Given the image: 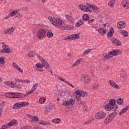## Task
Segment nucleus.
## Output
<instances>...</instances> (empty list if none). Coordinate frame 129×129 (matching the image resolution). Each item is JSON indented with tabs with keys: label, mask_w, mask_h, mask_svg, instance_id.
<instances>
[{
	"label": "nucleus",
	"mask_w": 129,
	"mask_h": 129,
	"mask_svg": "<svg viewBox=\"0 0 129 129\" xmlns=\"http://www.w3.org/2000/svg\"><path fill=\"white\" fill-rule=\"evenodd\" d=\"M15 81H16V82L18 81V82H21V83H24V80H21L20 79L15 78Z\"/></svg>",
	"instance_id": "nucleus-54"
},
{
	"label": "nucleus",
	"mask_w": 129,
	"mask_h": 129,
	"mask_svg": "<svg viewBox=\"0 0 129 129\" xmlns=\"http://www.w3.org/2000/svg\"><path fill=\"white\" fill-rule=\"evenodd\" d=\"M113 34H114V30L113 27H111L109 32L107 34L108 38H111L113 36Z\"/></svg>",
	"instance_id": "nucleus-18"
},
{
	"label": "nucleus",
	"mask_w": 129,
	"mask_h": 129,
	"mask_svg": "<svg viewBox=\"0 0 129 129\" xmlns=\"http://www.w3.org/2000/svg\"><path fill=\"white\" fill-rule=\"evenodd\" d=\"M15 29L16 27H10L6 30H5L4 31V33L5 34V35H7V34H8V35H11V34H13V33H14Z\"/></svg>",
	"instance_id": "nucleus-9"
},
{
	"label": "nucleus",
	"mask_w": 129,
	"mask_h": 129,
	"mask_svg": "<svg viewBox=\"0 0 129 129\" xmlns=\"http://www.w3.org/2000/svg\"><path fill=\"white\" fill-rule=\"evenodd\" d=\"M19 108H22L21 107V103H15L13 106V109H19Z\"/></svg>",
	"instance_id": "nucleus-24"
},
{
	"label": "nucleus",
	"mask_w": 129,
	"mask_h": 129,
	"mask_svg": "<svg viewBox=\"0 0 129 129\" xmlns=\"http://www.w3.org/2000/svg\"><path fill=\"white\" fill-rule=\"evenodd\" d=\"M17 15H15V18H22L23 17V15L21 13H17Z\"/></svg>",
	"instance_id": "nucleus-52"
},
{
	"label": "nucleus",
	"mask_w": 129,
	"mask_h": 129,
	"mask_svg": "<svg viewBox=\"0 0 129 129\" xmlns=\"http://www.w3.org/2000/svg\"><path fill=\"white\" fill-rule=\"evenodd\" d=\"M48 20H49L50 22L52 23L53 26L57 27L58 29L63 30V26H62V25L64 24V22L61 21V20L52 17H49Z\"/></svg>",
	"instance_id": "nucleus-3"
},
{
	"label": "nucleus",
	"mask_w": 129,
	"mask_h": 129,
	"mask_svg": "<svg viewBox=\"0 0 129 129\" xmlns=\"http://www.w3.org/2000/svg\"><path fill=\"white\" fill-rule=\"evenodd\" d=\"M81 62H82V59H80L77 60L75 63L76 64H77V65H79V64H80V63H81Z\"/></svg>",
	"instance_id": "nucleus-56"
},
{
	"label": "nucleus",
	"mask_w": 129,
	"mask_h": 129,
	"mask_svg": "<svg viewBox=\"0 0 129 129\" xmlns=\"http://www.w3.org/2000/svg\"><path fill=\"white\" fill-rule=\"evenodd\" d=\"M39 124H42V125H45L46 126V125H50V122H49V121H47V122H45V121H42V122H40L39 123Z\"/></svg>",
	"instance_id": "nucleus-39"
},
{
	"label": "nucleus",
	"mask_w": 129,
	"mask_h": 129,
	"mask_svg": "<svg viewBox=\"0 0 129 129\" xmlns=\"http://www.w3.org/2000/svg\"><path fill=\"white\" fill-rule=\"evenodd\" d=\"M33 55L34 54H33V52H30L28 53V56L30 58H32L33 57H34Z\"/></svg>",
	"instance_id": "nucleus-59"
},
{
	"label": "nucleus",
	"mask_w": 129,
	"mask_h": 129,
	"mask_svg": "<svg viewBox=\"0 0 129 129\" xmlns=\"http://www.w3.org/2000/svg\"><path fill=\"white\" fill-rule=\"evenodd\" d=\"M67 84H68V85H69V86H71V87H72V88H75V87L73 85L70 84V83H69V82H67Z\"/></svg>",
	"instance_id": "nucleus-60"
},
{
	"label": "nucleus",
	"mask_w": 129,
	"mask_h": 129,
	"mask_svg": "<svg viewBox=\"0 0 129 129\" xmlns=\"http://www.w3.org/2000/svg\"><path fill=\"white\" fill-rule=\"evenodd\" d=\"M52 122H53V123H60V122H61V119L59 118L53 119Z\"/></svg>",
	"instance_id": "nucleus-33"
},
{
	"label": "nucleus",
	"mask_w": 129,
	"mask_h": 129,
	"mask_svg": "<svg viewBox=\"0 0 129 129\" xmlns=\"http://www.w3.org/2000/svg\"><path fill=\"white\" fill-rule=\"evenodd\" d=\"M68 41H71L72 40H74V37L73 36V34L68 36Z\"/></svg>",
	"instance_id": "nucleus-49"
},
{
	"label": "nucleus",
	"mask_w": 129,
	"mask_h": 129,
	"mask_svg": "<svg viewBox=\"0 0 129 129\" xmlns=\"http://www.w3.org/2000/svg\"><path fill=\"white\" fill-rule=\"evenodd\" d=\"M116 102L115 100L111 99L109 101V103L104 106V108L107 111H110V110L113 111L105 118V124H108L114 118L117 113L116 110L118 109V106L115 104Z\"/></svg>",
	"instance_id": "nucleus-1"
},
{
	"label": "nucleus",
	"mask_w": 129,
	"mask_h": 129,
	"mask_svg": "<svg viewBox=\"0 0 129 129\" xmlns=\"http://www.w3.org/2000/svg\"><path fill=\"white\" fill-rule=\"evenodd\" d=\"M108 55H112V56H117V55H120V51L118 49H113L108 52Z\"/></svg>",
	"instance_id": "nucleus-11"
},
{
	"label": "nucleus",
	"mask_w": 129,
	"mask_h": 129,
	"mask_svg": "<svg viewBox=\"0 0 129 129\" xmlns=\"http://www.w3.org/2000/svg\"><path fill=\"white\" fill-rule=\"evenodd\" d=\"M31 81L28 79H26L23 80V83H30Z\"/></svg>",
	"instance_id": "nucleus-58"
},
{
	"label": "nucleus",
	"mask_w": 129,
	"mask_h": 129,
	"mask_svg": "<svg viewBox=\"0 0 129 129\" xmlns=\"http://www.w3.org/2000/svg\"><path fill=\"white\" fill-rule=\"evenodd\" d=\"M20 105L21 107H25L29 105V102H22L20 103Z\"/></svg>",
	"instance_id": "nucleus-34"
},
{
	"label": "nucleus",
	"mask_w": 129,
	"mask_h": 129,
	"mask_svg": "<svg viewBox=\"0 0 129 129\" xmlns=\"http://www.w3.org/2000/svg\"><path fill=\"white\" fill-rule=\"evenodd\" d=\"M105 116H106V113L103 111L99 112L95 115V117L96 119H102V118H104Z\"/></svg>",
	"instance_id": "nucleus-6"
},
{
	"label": "nucleus",
	"mask_w": 129,
	"mask_h": 129,
	"mask_svg": "<svg viewBox=\"0 0 129 129\" xmlns=\"http://www.w3.org/2000/svg\"><path fill=\"white\" fill-rule=\"evenodd\" d=\"M81 96H83V97H84V96H87V93L86 92L84 91H81Z\"/></svg>",
	"instance_id": "nucleus-46"
},
{
	"label": "nucleus",
	"mask_w": 129,
	"mask_h": 129,
	"mask_svg": "<svg viewBox=\"0 0 129 129\" xmlns=\"http://www.w3.org/2000/svg\"><path fill=\"white\" fill-rule=\"evenodd\" d=\"M57 79H58V80H60V81H62V82H64V83H67V82H68V81H66V80L63 79L61 77H58Z\"/></svg>",
	"instance_id": "nucleus-43"
},
{
	"label": "nucleus",
	"mask_w": 129,
	"mask_h": 129,
	"mask_svg": "<svg viewBox=\"0 0 129 129\" xmlns=\"http://www.w3.org/2000/svg\"><path fill=\"white\" fill-rule=\"evenodd\" d=\"M66 94V93H67V91H62V93H60L59 94V97H61L62 96V94Z\"/></svg>",
	"instance_id": "nucleus-64"
},
{
	"label": "nucleus",
	"mask_w": 129,
	"mask_h": 129,
	"mask_svg": "<svg viewBox=\"0 0 129 129\" xmlns=\"http://www.w3.org/2000/svg\"><path fill=\"white\" fill-rule=\"evenodd\" d=\"M120 77H122V78H125L126 77V74H125L124 72H123L120 74Z\"/></svg>",
	"instance_id": "nucleus-50"
},
{
	"label": "nucleus",
	"mask_w": 129,
	"mask_h": 129,
	"mask_svg": "<svg viewBox=\"0 0 129 129\" xmlns=\"http://www.w3.org/2000/svg\"><path fill=\"white\" fill-rule=\"evenodd\" d=\"M98 87H99V85H98V84H96L93 86V89L96 90V89H98Z\"/></svg>",
	"instance_id": "nucleus-48"
},
{
	"label": "nucleus",
	"mask_w": 129,
	"mask_h": 129,
	"mask_svg": "<svg viewBox=\"0 0 129 129\" xmlns=\"http://www.w3.org/2000/svg\"><path fill=\"white\" fill-rule=\"evenodd\" d=\"M5 84H6V85H8V86H10L11 87H15L16 88H21L22 86L21 85H17V83H13L12 82H6L5 83Z\"/></svg>",
	"instance_id": "nucleus-8"
},
{
	"label": "nucleus",
	"mask_w": 129,
	"mask_h": 129,
	"mask_svg": "<svg viewBox=\"0 0 129 129\" xmlns=\"http://www.w3.org/2000/svg\"><path fill=\"white\" fill-rule=\"evenodd\" d=\"M108 83L113 88H115L116 89H120V88H119V86H118V85H117L114 81L109 80L108 81Z\"/></svg>",
	"instance_id": "nucleus-14"
},
{
	"label": "nucleus",
	"mask_w": 129,
	"mask_h": 129,
	"mask_svg": "<svg viewBox=\"0 0 129 129\" xmlns=\"http://www.w3.org/2000/svg\"><path fill=\"white\" fill-rule=\"evenodd\" d=\"M116 102L119 105H121V104H123V99L121 98H118L117 99Z\"/></svg>",
	"instance_id": "nucleus-29"
},
{
	"label": "nucleus",
	"mask_w": 129,
	"mask_h": 129,
	"mask_svg": "<svg viewBox=\"0 0 129 129\" xmlns=\"http://www.w3.org/2000/svg\"><path fill=\"white\" fill-rule=\"evenodd\" d=\"M83 82H84V84H87L89 82H90L91 79L89 76H84L82 77V79Z\"/></svg>",
	"instance_id": "nucleus-13"
},
{
	"label": "nucleus",
	"mask_w": 129,
	"mask_h": 129,
	"mask_svg": "<svg viewBox=\"0 0 129 129\" xmlns=\"http://www.w3.org/2000/svg\"><path fill=\"white\" fill-rule=\"evenodd\" d=\"M36 67H37V68H43V64L39 62L36 64Z\"/></svg>",
	"instance_id": "nucleus-51"
},
{
	"label": "nucleus",
	"mask_w": 129,
	"mask_h": 129,
	"mask_svg": "<svg viewBox=\"0 0 129 129\" xmlns=\"http://www.w3.org/2000/svg\"><path fill=\"white\" fill-rule=\"evenodd\" d=\"M4 106H5V102H2V103L0 104V117L2 116V111H3V109H4Z\"/></svg>",
	"instance_id": "nucleus-28"
},
{
	"label": "nucleus",
	"mask_w": 129,
	"mask_h": 129,
	"mask_svg": "<svg viewBox=\"0 0 129 129\" xmlns=\"http://www.w3.org/2000/svg\"><path fill=\"white\" fill-rule=\"evenodd\" d=\"M111 41L112 42V44L115 46H121V42L120 41L115 38H112L111 39Z\"/></svg>",
	"instance_id": "nucleus-10"
},
{
	"label": "nucleus",
	"mask_w": 129,
	"mask_h": 129,
	"mask_svg": "<svg viewBox=\"0 0 129 129\" xmlns=\"http://www.w3.org/2000/svg\"><path fill=\"white\" fill-rule=\"evenodd\" d=\"M9 128V127H8V125H3L1 127V129H7Z\"/></svg>",
	"instance_id": "nucleus-61"
},
{
	"label": "nucleus",
	"mask_w": 129,
	"mask_h": 129,
	"mask_svg": "<svg viewBox=\"0 0 129 129\" xmlns=\"http://www.w3.org/2000/svg\"><path fill=\"white\" fill-rule=\"evenodd\" d=\"M74 103H75V101L73 99H70L68 101H63L62 105H64V106H67L68 105L71 106L74 105Z\"/></svg>",
	"instance_id": "nucleus-7"
},
{
	"label": "nucleus",
	"mask_w": 129,
	"mask_h": 129,
	"mask_svg": "<svg viewBox=\"0 0 129 129\" xmlns=\"http://www.w3.org/2000/svg\"><path fill=\"white\" fill-rule=\"evenodd\" d=\"M79 8L80 9V10H81V11H85V8H86V6H83V5L81 4L79 5Z\"/></svg>",
	"instance_id": "nucleus-45"
},
{
	"label": "nucleus",
	"mask_w": 129,
	"mask_h": 129,
	"mask_svg": "<svg viewBox=\"0 0 129 129\" xmlns=\"http://www.w3.org/2000/svg\"><path fill=\"white\" fill-rule=\"evenodd\" d=\"M78 101V104H79V105H83V108L84 109V110H87V107H86V105H85V102L84 101H83L81 100V99H80V100Z\"/></svg>",
	"instance_id": "nucleus-16"
},
{
	"label": "nucleus",
	"mask_w": 129,
	"mask_h": 129,
	"mask_svg": "<svg viewBox=\"0 0 129 129\" xmlns=\"http://www.w3.org/2000/svg\"><path fill=\"white\" fill-rule=\"evenodd\" d=\"M89 19V16L88 14H84L83 16V21H85V22H87V21H88Z\"/></svg>",
	"instance_id": "nucleus-32"
},
{
	"label": "nucleus",
	"mask_w": 129,
	"mask_h": 129,
	"mask_svg": "<svg viewBox=\"0 0 129 129\" xmlns=\"http://www.w3.org/2000/svg\"><path fill=\"white\" fill-rule=\"evenodd\" d=\"M129 110V106H126L124 108L122 109L119 113V115H122L123 113H125L127 111Z\"/></svg>",
	"instance_id": "nucleus-21"
},
{
	"label": "nucleus",
	"mask_w": 129,
	"mask_h": 129,
	"mask_svg": "<svg viewBox=\"0 0 129 129\" xmlns=\"http://www.w3.org/2000/svg\"><path fill=\"white\" fill-rule=\"evenodd\" d=\"M45 101H46V98L45 97L40 98L39 100V102L41 104H43V103H45Z\"/></svg>",
	"instance_id": "nucleus-37"
},
{
	"label": "nucleus",
	"mask_w": 129,
	"mask_h": 129,
	"mask_svg": "<svg viewBox=\"0 0 129 129\" xmlns=\"http://www.w3.org/2000/svg\"><path fill=\"white\" fill-rule=\"evenodd\" d=\"M18 124V121L16 119H12L11 121L8 123V126H12V125H17Z\"/></svg>",
	"instance_id": "nucleus-19"
},
{
	"label": "nucleus",
	"mask_w": 129,
	"mask_h": 129,
	"mask_svg": "<svg viewBox=\"0 0 129 129\" xmlns=\"http://www.w3.org/2000/svg\"><path fill=\"white\" fill-rule=\"evenodd\" d=\"M18 10H13L12 12H11L10 14H9L10 17H14L15 15H17L18 14Z\"/></svg>",
	"instance_id": "nucleus-36"
},
{
	"label": "nucleus",
	"mask_w": 129,
	"mask_h": 129,
	"mask_svg": "<svg viewBox=\"0 0 129 129\" xmlns=\"http://www.w3.org/2000/svg\"><path fill=\"white\" fill-rule=\"evenodd\" d=\"M62 30L69 31V25H63L62 26Z\"/></svg>",
	"instance_id": "nucleus-42"
},
{
	"label": "nucleus",
	"mask_w": 129,
	"mask_h": 129,
	"mask_svg": "<svg viewBox=\"0 0 129 129\" xmlns=\"http://www.w3.org/2000/svg\"><path fill=\"white\" fill-rule=\"evenodd\" d=\"M83 24H84V22L83 21V20H82V19H81L79 20V22H77L76 24V27L77 28H78L79 27H80V26H82V25H83Z\"/></svg>",
	"instance_id": "nucleus-26"
},
{
	"label": "nucleus",
	"mask_w": 129,
	"mask_h": 129,
	"mask_svg": "<svg viewBox=\"0 0 129 129\" xmlns=\"http://www.w3.org/2000/svg\"><path fill=\"white\" fill-rule=\"evenodd\" d=\"M41 62L43 67H44L45 69H49V68H50V65L48 63L47 60L42 59V60H41Z\"/></svg>",
	"instance_id": "nucleus-12"
},
{
	"label": "nucleus",
	"mask_w": 129,
	"mask_h": 129,
	"mask_svg": "<svg viewBox=\"0 0 129 129\" xmlns=\"http://www.w3.org/2000/svg\"><path fill=\"white\" fill-rule=\"evenodd\" d=\"M75 93H76V98H77V101H79L81 97V93L80 92V91L77 90Z\"/></svg>",
	"instance_id": "nucleus-22"
},
{
	"label": "nucleus",
	"mask_w": 129,
	"mask_h": 129,
	"mask_svg": "<svg viewBox=\"0 0 129 129\" xmlns=\"http://www.w3.org/2000/svg\"><path fill=\"white\" fill-rule=\"evenodd\" d=\"M98 32L101 34V35H105V34H106V29L104 28H99L98 30Z\"/></svg>",
	"instance_id": "nucleus-25"
},
{
	"label": "nucleus",
	"mask_w": 129,
	"mask_h": 129,
	"mask_svg": "<svg viewBox=\"0 0 129 129\" xmlns=\"http://www.w3.org/2000/svg\"><path fill=\"white\" fill-rule=\"evenodd\" d=\"M31 125L23 126L21 129H31Z\"/></svg>",
	"instance_id": "nucleus-53"
},
{
	"label": "nucleus",
	"mask_w": 129,
	"mask_h": 129,
	"mask_svg": "<svg viewBox=\"0 0 129 129\" xmlns=\"http://www.w3.org/2000/svg\"><path fill=\"white\" fill-rule=\"evenodd\" d=\"M122 6H123L125 9H129V0H123L122 2Z\"/></svg>",
	"instance_id": "nucleus-20"
},
{
	"label": "nucleus",
	"mask_w": 129,
	"mask_h": 129,
	"mask_svg": "<svg viewBox=\"0 0 129 129\" xmlns=\"http://www.w3.org/2000/svg\"><path fill=\"white\" fill-rule=\"evenodd\" d=\"M36 71L38 72H43L44 71V70L42 69H36Z\"/></svg>",
	"instance_id": "nucleus-63"
},
{
	"label": "nucleus",
	"mask_w": 129,
	"mask_h": 129,
	"mask_svg": "<svg viewBox=\"0 0 129 129\" xmlns=\"http://www.w3.org/2000/svg\"><path fill=\"white\" fill-rule=\"evenodd\" d=\"M32 119L34 121H39V118H38L37 116H33Z\"/></svg>",
	"instance_id": "nucleus-57"
},
{
	"label": "nucleus",
	"mask_w": 129,
	"mask_h": 129,
	"mask_svg": "<svg viewBox=\"0 0 129 129\" xmlns=\"http://www.w3.org/2000/svg\"><path fill=\"white\" fill-rule=\"evenodd\" d=\"M75 28V27H74V25H69V30H74Z\"/></svg>",
	"instance_id": "nucleus-55"
},
{
	"label": "nucleus",
	"mask_w": 129,
	"mask_h": 129,
	"mask_svg": "<svg viewBox=\"0 0 129 129\" xmlns=\"http://www.w3.org/2000/svg\"><path fill=\"white\" fill-rule=\"evenodd\" d=\"M92 121H93V119H89V120L85 122L84 123V124H90L91 123V122H92Z\"/></svg>",
	"instance_id": "nucleus-44"
},
{
	"label": "nucleus",
	"mask_w": 129,
	"mask_h": 129,
	"mask_svg": "<svg viewBox=\"0 0 129 129\" xmlns=\"http://www.w3.org/2000/svg\"><path fill=\"white\" fill-rule=\"evenodd\" d=\"M110 54H108V53L107 54V55H105L103 58L102 60H108V59L111 58V57H112V56H110Z\"/></svg>",
	"instance_id": "nucleus-35"
},
{
	"label": "nucleus",
	"mask_w": 129,
	"mask_h": 129,
	"mask_svg": "<svg viewBox=\"0 0 129 129\" xmlns=\"http://www.w3.org/2000/svg\"><path fill=\"white\" fill-rule=\"evenodd\" d=\"M115 3V0H111L108 3V5L109 7H111V8H113V5H114V3Z\"/></svg>",
	"instance_id": "nucleus-38"
},
{
	"label": "nucleus",
	"mask_w": 129,
	"mask_h": 129,
	"mask_svg": "<svg viewBox=\"0 0 129 129\" xmlns=\"http://www.w3.org/2000/svg\"><path fill=\"white\" fill-rule=\"evenodd\" d=\"M34 92V91L32 89L25 95L21 93H6L5 95L6 97L8 98H24L25 96H28L29 94H32Z\"/></svg>",
	"instance_id": "nucleus-2"
},
{
	"label": "nucleus",
	"mask_w": 129,
	"mask_h": 129,
	"mask_svg": "<svg viewBox=\"0 0 129 129\" xmlns=\"http://www.w3.org/2000/svg\"><path fill=\"white\" fill-rule=\"evenodd\" d=\"M2 47L3 49L1 50V53L10 54V53H12L13 50L10 49L9 45L5 44V42H2Z\"/></svg>",
	"instance_id": "nucleus-4"
},
{
	"label": "nucleus",
	"mask_w": 129,
	"mask_h": 129,
	"mask_svg": "<svg viewBox=\"0 0 129 129\" xmlns=\"http://www.w3.org/2000/svg\"><path fill=\"white\" fill-rule=\"evenodd\" d=\"M117 28L120 29V30H122V29L125 28V22L120 21L117 23Z\"/></svg>",
	"instance_id": "nucleus-15"
},
{
	"label": "nucleus",
	"mask_w": 129,
	"mask_h": 129,
	"mask_svg": "<svg viewBox=\"0 0 129 129\" xmlns=\"http://www.w3.org/2000/svg\"><path fill=\"white\" fill-rule=\"evenodd\" d=\"M46 36L47 38H53L54 36V33L51 31H48L46 33Z\"/></svg>",
	"instance_id": "nucleus-30"
},
{
	"label": "nucleus",
	"mask_w": 129,
	"mask_h": 129,
	"mask_svg": "<svg viewBox=\"0 0 129 129\" xmlns=\"http://www.w3.org/2000/svg\"><path fill=\"white\" fill-rule=\"evenodd\" d=\"M73 36L74 37V40H79V39H80V36L79 34H73Z\"/></svg>",
	"instance_id": "nucleus-41"
},
{
	"label": "nucleus",
	"mask_w": 129,
	"mask_h": 129,
	"mask_svg": "<svg viewBox=\"0 0 129 129\" xmlns=\"http://www.w3.org/2000/svg\"><path fill=\"white\" fill-rule=\"evenodd\" d=\"M120 34H121L124 37H128V33L126 32V31L124 30H122L120 32Z\"/></svg>",
	"instance_id": "nucleus-31"
},
{
	"label": "nucleus",
	"mask_w": 129,
	"mask_h": 129,
	"mask_svg": "<svg viewBox=\"0 0 129 129\" xmlns=\"http://www.w3.org/2000/svg\"><path fill=\"white\" fill-rule=\"evenodd\" d=\"M5 59L6 57L5 56H1L0 57V64L5 65V64H6V61H5Z\"/></svg>",
	"instance_id": "nucleus-27"
},
{
	"label": "nucleus",
	"mask_w": 129,
	"mask_h": 129,
	"mask_svg": "<svg viewBox=\"0 0 129 129\" xmlns=\"http://www.w3.org/2000/svg\"><path fill=\"white\" fill-rule=\"evenodd\" d=\"M92 51V49H87L86 51H85L83 53V56H85V55H87V54H88V53H90V51Z\"/></svg>",
	"instance_id": "nucleus-40"
},
{
	"label": "nucleus",
	"mask_w": 129,
	"mask_h": 129,
	"mask_svg": "<svg viewBox=\"0 0 129 129\" xmlns=\"http://www.w3.org/2000/svg\"><path fill=\"white\" fill-rule=\"evenodd\" d=\"M38 87V84L36 83L33 86V88L31 89L34 91H35L36 89H37Z\"/></svg>",
	"instance_id": "nucleus-47"
},
{
	"label": "nucleus",
	"mask_w": 129,
	"mask_h": 129,
	"mask_svg": "<svg viewBox=\"0 0 129 129\" xmlns=\"http://www.w3.org/2000/svg\"><path fill=\"white\" fill-rule=\"evenodd\" d=\"M87 5L88 6V7H89L90 9H92V10H93V11H97L99 9L98 8V7H97V6L94 5H91L90 4H87Z\"/></svg>",
	"instance_id": "nucleus-23"
},
{
	"label": "nucleus",
	"mask_w": 129,
	"mask_h": 129,
	"mask_svg": "<svg viewBox=\"0 0 129 129\" xmlns=\"http://www.w3.org/2000/svg\"><path fill=\"white\" fill-rule=\"evenodd\" d=\"M88 24H91V23H93L94 22L95 20L94 19L89 20H89H88Z\"/></svg>",
	"instance_id": "nucleus-62"
},
{
	"label": "nucleus",
	"mask_w": 129,
	"mask_h": 129,
	"mask_svg": "<svg viewBox=\"0 0 129 129\" xmlns=\"http://www.w3.org/2000/svg\"><path fill=\"white\" fill-rule=\"evenodd\" d=\"M37 37L38 39H42L46 37V30L44 29H41L38 31L37 33Z\"/></svg>",
	"instance_id": "nucleus-5"
},
{
	"label": "nucleus",
	"mask_w": 129,
	"mask_h": 129,
	"mask_svg": "<svg viewBox=\"0 0 129 129\" xmlns=\"http://www.w3.org/2000/svg\"><path fill=\"white\" fill-rule=\"evenodd\" d=\"M13 66L14 68L17 69V70L20 72V73H24V71H23V70H22V69L20 68V67H19V66H18V64H17L15 62L13 63Z\"/></svg>",
	"instance_id": "nucleus-17"
}]
</instances>
